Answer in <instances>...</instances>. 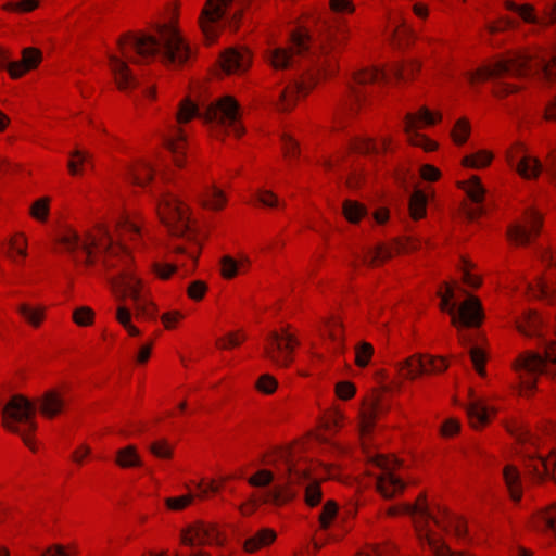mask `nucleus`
<instances>
[{
  "label": "nucleus",
  "mask_w": 556,
  "mask_h": 556,
  "mask_svg": "<svg viewBox=\"0 0 556 556\" xmlns=\"http://www.w3.org/2000/svg\"><path fill=\"white\" fill-rule=\"evenodd\" d=\"M122 58L110 55V67L121 90L138 86L127 62L143 63L154 58L165 64L181 65L188 61L191 50L178 29L169 24L156 26L154 35L126 34L118 40Z\"/></svg>",
  "instance_id": "1"
},
{
  "label": "nucleus",
  "mask_w": 556,
  "mask_h": 556,
  "mask_svg": "<svg viewBox=\"0 0 556 556\" xmlns=\"http://www.w3.org/2000/svg\"><path fill=\"white\" fill-rule=\"evenodd\" d=\"M101 238L97 239L91 235H88L86 240H83L80 236L72 228L64 229L58 237V242L63 245L66 252H68L74 262H80L78 257V250H81L86 257L84 258L85 264L92 263V249L97 248L108 253L105 260V266L108 268L114 267L112 258L119 256L123 262V267L116 274L109 276V281L112 286L118 299L129 296L132 301V306L137 317H143L147 319H154L156 316V308L149 298L141 291L140 281L132 275L129 269V257L126 249L122 244H115L109 231L101 227Z\"/></svg>",
  "instance_id": "2"
},
{
  "label": "nucleus",
  "mask_w": 556,
  "mask_h": 556,
  "mask_svg": "<svg viewBox=\"0 0 556 556\" xmlns=\"http://www.w3.org/2000/svg\"><path fill=\"white\" fill-rule=\"evenodd\" d=\"M346 31L342 22L336 18L331 24L325 25L320 42L317 43L307 29L298 28L291 34L290 46L270 48L266 52V60L275 70L292 68L303 59L316 64L318 72H330L334 64L329 51L333 45L345 38Z\"/></svg>",
  "instance_id": "3"
},
{
  "label": "nucleus",
  "mask_w": 556,
  "mask_h": 556,
  "mask_svg": "<svg viewBox=\"0 0 556 556\" xmlns=\"http://www.w3.org/2000/svg\"><path fill=\"white\" fill-rule=\"evenodd\" d=\"M504 76H533L541 83L552 84L556 81V55L548 59L539 52H517L508 59L500 60L492 65L469 73L468 79L471 84L478 79H493L495 81L494 94L504 97L518 89L516 85L500 81Z\"/></svg>",
  "instance_id": "4"
},
{
  "label": "nucleus",
  "mask_w": 556,
  "mask_h": 556,
  "mask_svg": "<svg viewBox=\"0 0 556 556\" xmlns=\"http://www.w3.org/2000/svg\"><path fill=\"white\" fill-rule=\"evenodd\" d=\"M66 405V400L58 390H49L37 402L26 396L16 394L2 408L3 427L22 437L24 443L31 450L29 432L37 430L35 415L37 408L47 418H53L61 414Z\"/></svg>",
  "instance_id": "5"
},
{
  "label": "nucleus",
  "mask_w": 556,
  "mask_h": 556,
  "mask_svg": "<svg viewBox=\"0 0 556 556\" xmlns=\"http://www.w3.org/2000/svg\"><path fill=\"white\" fill-rule=\"evenodd\" d=\"M520 333L527 337H538L544 344L543 353L527 351L519 355L514 368L519 375L521 384L526 390H533L535 377L539 375H551V364H556V343H548L545 339L544 325L535 312H526L517 321Z\"/></svg>",
  "instance_id": "6"
},
{
  "label": "nucleus",
  "mask_w": 556,
  "mask_h": 556,
  "mask_svg": "<svg viewBox=\"0 0 556 556\" xmlns=\"http://www.w3.org/2000/svg\"><path fill=\"white\" fill-rule=\"evenodd\" d=\"M279 458L287 467L288 482L286 485H275L271 489L265 490L262 493V502L281 505L296 495L292 488L293 484H303L306 503L311 506L317 505L320 502L321 492L318 483L311 478L307 469L298 466L291 450L280 451Z\"/></svg>",
  "instance_id": "7"
},
{
  "label": "nucleus",
  "mask_w": 556,
  "mask_h": 556,
  "mask_svg": "<svg viewBox=\"0 0 556 556\" xmlns=\"http://www.w3.org/2000/svg\"><path fill=\"white\" fill-rule=\"evenodd\" d=\"M240 108L238 102L230 96H225L218 101L211 103L204 110L193 103L190 99L180 102L176 121L185 124L194 117L203 118L205 122L216 123L226 128L229 132L239 137L243 134V127L239 123Z\"/></svg>",
  "instance_id": "8"
},
{
  "label": "nucleus",
  "mask_w": 556,
  "mask_h": 556,
  "mask_svg": "<svg viewBox=\"0 0 556 556\" xmlns=\"http://www.w3.org/2000/svg\"><path fill=\"white\" fill-rule=\"evenodd\" d=\"M455 289L447 285L445 293L439 292L441 296L440 308L451 316L452 325L458 331L463 328L478 327L483 320V309L481 302L476 296H468L463 303L454 302Z\"/></svg>",
  "instance_id": "9"
},
{
  "label": "nucleus",
  "mask_w": 556,
  "mask_h": 556,
  "mask_svg": "<svg viewBox=\"0 0 556 556\" xmlns=\"http://www.w3.org/2000/svg\"><path fill=\"white\" fill-rule=\"evenodd\" d=\"M368 473L376 479V488L384 498H392L405 489L404 481L394 471L401 466L396 457L368 454Z\"/></svg>",
  "instance_id": "10"
},
{
  "label": "nucleus",
  "mask_w": 556,
  "mask_h": 556,
  "mask_svg": "<svg viewBox=\"0 0 556 556\" xmlns=\"http://www.w3.org/2000/svg\"><path fill=\"white\" fill-rule=\"evenodd\" d=\"M418 70L419 63L412 61L407 64H395L391 68L390 74L378 68H363L355 72L353 75V84L350 86L351 110H354V106L361 102L364 93L362 90L363 87L380 80L387 81L390 75L397 80H406L413 77Z\"/></svg>",
  "instance_id": "11"
},
{
  "label": "nucleus",
  "mask_w": 556,
  "mask_h": 556,
  "mask_svg": "<svg viewBox=\"0 0 556 556\" xmlns=\"http://www.w3.org/2000/svg\"><path fill=\"white\" fill-rule=\"evenodd\" d=\"M245 1L207 0L200 17V26L207 41H212L216 36L215 24L237 22Z\"/></svg>",
  "instance_id": "12"
},
{
  "label": "nucleus",
  "mask_w": 556,
  "mask_h": 556,
  "mask_svg": "<svg viewBox=\"0 0 556 556\" xmlns=\"http://www.w3.org/2000/svg\"><path fill=\"white\" fill-rule=\"evenodd\" d=\"M156 210L161 220L177 237L190 238V222L186 206L172 193L160 192L155 195Z\"/></svg>",
  "instance_id": "13"
},
{
  "label": "nucleus",
  "mask_w": 556,
  "mask_h": 556,
  "mask_svg": "<svg viewBox=\"0 0 556 556\" xmlns=\"http://www.w3.org/2000/svg\"><path fill=\"white\" fill-rule=\"evenodd\" d=\"M264 355L279 367H287L291 362L294 346L299 344L296 338L287 330L271 331L266 338Z\"/></svg>",
  "instance_id": "14"
},
{
  "label": "nucleus",
  "mask_w": 556,
  "mask_h": 556,
  "mask_svg": "<svg viewBox=\"0 0 556 556\" xmlns=\"http://www.w3.org/2000/svg\"><path fill=\"white\" fill-rule=\"evenodd\" d=\"M447 368L444 358L415 354L397 365L399 374L406 379H415L422 374H438Z\"/></svg>",
  "instance_id": "15"
},
{
  "label": "nucleus",
  "mask_w": 556,
  "mask_h": 556,
  "mask_svg": "<svg viewBox=\"0 0 556 556\" xmlns=\"http://www.w3.org/2000/svg\"><path fill=\"white\" fill-rule=\"evenodd\" d=\"M440 118V115L430 112L427 108H421L419 112L416 114L408 113L405 117L404 126V130L408 141L412 144L422 147L427 151L434 150L437 143L429 140L427 137L418 134L417 129L422 125H433Z\"/></svg>",
  "instance_id": "16"
},
{
  "label": "nucleus",
  "mask_w": 556,
  "mask_h": 556,
  "mask_svg": "<svg viewBox=\"0 0 556 556\" xmlns=\"http://www.w3.org/2000/svg\"><path fill=\"white\" fill-rule=\"evenodd\" d=\"M216 541L217 534L213 528L203 523L190 526L181 532V544L189 549L186 553L184 552L182 556H208L197 547Z\"/></svg>",
  "instance_id": "17"
},
{
  "label": "nucleus",
  "mask_w": 556,
  "mask_h": 556,
  "mask_svg": "<svg viewBox=\"0 0 556 556\" xmlns=\"http://www.w3.org/2000/svg\"><path fill=\"white\" fill-rule=\"evenodd\" d=\"M541 225V216L531 211L528 213L526 225H514L508 229L509 239L518 244H527L540 232Z\"/></svg>",
  "instance_id": "18"
},
{
  "label": "nucleus",
  "mask_w": 556,
  "mask_h": 556,
  "mask_svg": "<svg viewBox=\"0 0 556 556\" xmlns=\"http://www.w3.org/2000/svg\"><path fill=\"white\" fill-rule=\"evenodd\" d=\"M508 161L523 178H536L542 170L540 161L523 153L521 147L516 149V153L508 154Z\"/></svg>",
  "instance_id": "19"
},
{
  "label": "nucleus",
  "mask_w": 556,
  "mask_h": 556,
  "mask_svg": "<svg viewBox=\"0 0 556 556\" xmlns=\"http://www.w3.org/2000/svg\"><path fill=\"white\" fill-rule=\"evenodd\" d=\"M311 87L304 79L292 80L288 86L278 92L277 99L274 101L275 106L280 112L290 111L296 103L299 96L307 91Z\"/></svg>",
  "instance_id": "20"
},
{
  "label": "nucleus",
  "mask_w": 556,
  "mask_h": 556,
  "mask_svg": "<svg viewBox=\"0 0 556 556\" xmlns=\"http://www.w3.org/2000/svg\"><path fill=\"white\" fill-rule=\"evenodd\" d=\"M251 65V53L244 48H229L222 56V67L228 73H241Z\"/></svg>",
  "instance_id": "21"
},
{
  "label": "nucleus",
  "mask_w": 556,
  "mask_h": 556,
  "mask_svg": "<svg viewBox=\"0 0 556 556\" xmlns=\"http://www.w3.org/2000/svg\"><path fill=\"white\" fill-rule=\"evenodd\" d=\"M41 61V52L36 48H25L21 61H13L10 65L12 78H18L26 72L35 68Z\"/></svg>",
  "instance_id": "22"
},
{
  "label": "nucleus",
  "mask_w": 556,
  "mask_h": 556,
  "mask_svg": "<svg viewBox=\"0 0 556 556\" xmlns=\"http://www.w3.org/2000/svg\"><path fill=\"white\" fill-rule=\"evenodd\" d=\"M529 469L540 479L552 477L556 482V456L551 457H531Z\"/></svg>",
  "instance_id": "23"
},
{
  "label": "nucleus",
  "mask_w": 556,
  "mask_h": 556,
  "mask_svg": "<svg viewBox=\"0 0 556 556\" xmlns=\"http://www.w3.org/2000/svg\"><path fill=\"white\" fill-rule=\"evenodd\" d=\"M466 410L472 427L478 428L488 424L491 408L482 400H472Z\"/></svg>",
  "instance_id": "24"
},
{
  "label": "nucleus",
  "mask_w": 556,
  "mask_h": 556,
  "mask_svg": "<svg viewBox=\"0 0 556 556\" xmlns=\"http://www.w3.org/2000/svg\"><path fill=\"white\" fill-rule=\"evenodd\" d=\"M167 148L173 153L174 162L176 166H182V154L186 144V138L182 130L178 127H174L170 135L165 138Z\"/></svg>",
  "instance_id": "25"
},
{
  "label": "nucleus",
  "mask_w": 556,
  "mask_h": 556,
  "mask_svg": "<svg viewBox=\"0 0 556 556\" xmlns=\"http://www.w3.org/2000/svg\"><path fill=\"white\" fill-rule=\"evenodd\" d=\"M393 254V251L391 248L384 245V244H378L375 248H368L366 249L362 255H358L357 257L362 262V264L367 266H374L378 262H383L388 258H390Z\"/></svg>",
  "instance_id": "26"
},
{
  "label": "nucleus",
  "mask_w": 556,
  "mask_h": 556,
  "mask_svg": "<svg viewBox=\"0 0 556 556\" xmlns=\"http://www.w3.org/2000/svg\"><path fill=\"white\" fill-rule=\"evenodd\" d=\"M199 199L205 207L212 210H220L226 203L224 192L216 186H207L205 190L199 194Z\"/></svg>",
  "instance_id": "27"
},
{
  "label": "nucleus",
  "mask_w": 556,
  "mask_h": 556,
  "mask_svg": "<svg viewBox=\"0 0 556 556\" xmlns=\"http://www.w3.org/2000/svg\"><path fill=\"white\" fill-rule=\"evenodd\" d=\"M276 539V532L271 529L264 528L249 538L244 542V548L249 553H253L263 546H266L274 542Z\"/></svg>",
  "instance_id": "28"
},
{
  "label": "nucleus",
  "mask_w": 556,
  "mask_h": 556,
  "mask_svg": "<svg viewBox=\"0 0 556 556\" xmlns=\"http://www.w3.org/2000/svg\"><path fill=\"white\" fill-rule=\"evenodd\" d=\"M503 476L511 500L518 502L521 498V485L517 468L507 465L503 470Z\"/></svg>",
  "instance_id": "29"
},
{
  "label": "nucleus",
  "mask_w": 556,
  "mask_h": 556,
  "mask_svg": "<svg viewBox=\"0 0 556 556\" xmlns=\"http://www.w3.org/2000/svg\"><path fill=\"white\" fill-rule=\"evenodd\" d=\"M391 34L399 45L414 36L413 29L399 14L391 17Z\"/></svg>",
  "instance_id": "30"
},
{
  "label": "nucleus",
  "mask_w": 556,
  "mask_h": 556,
  "mask_svg": "<svg viewBox=\"0 0 556 556\" xmlns=\"http://www.w3.org/2000/svg\"><path fill=\"white\" fill-rule=\"evenodd\" d=\"M467 197L476 204H480L485 195V189L477 176H471L462 184Z\"/></svg>",
  "instance_id": "31"
},
{
  "label": "nucleus",
  "mask_w": 556,
  "mask_h": 556,
  "mask_svg": "<svg viewBox=\"0 0 556 556\" xmlns=\"http://www.w3.org/2000/svg\"><path fill=\"white\" fill-rule=\"evenodd\" d=\"M460 337V341L463 342V344H468L469 345V355H470V359H471V363L475 367V369L477 370V372L481 376H483L485 374L484 371V362H485V354L484 352L477 345H473L471 343V339L466 337L465 334L460 333L459 334Z\"/></svg>",
  "instance_id": "32"
},
{
  "label": "nucleus",
  "mask_w": 556,
  "mask_h": 556,
  "mask_svg": "<svg viewBox=\"0 0 556 556\" xmlns=\"http://www.w3.org/2000/svg\"><path fill=\"white\" fill-rule=\"evenodd\" d=\"M153 168L148 163H140L129 167L128 176L134 184L144 186L153 176Z\"/></svg>",
  "instance_id": "33"
},
{
  "label": "nucleus",
  "mask_w": 556,
  "mask_h": 556,
  "mask_svg": "<svg viewBox=\"0 0 556 556\" xmlns=\"http://www.w3.org/2000/svg\"><path fill=\"white\" fill-rule=\"evenodd\" d=\"M116 463L122 468L140 466L141 460L134 445H128L117 451Z\"/></svg>",
  "instance_id": "34"
},
{
  "label": "nucleus",
  "mask_w": 556,
  "mask_h": 556,
  "mask_svg": "<svg viewBox=\"0 0 556 556\" xmlns=\"http://www.w3.org/2000/svg\"><path fill=\"white\" fill-rule=\"evenodd\" d=\"M388 141L382 139L380 142H376L370 138L358 139L354 143V149L364 154H378L387 149Z\"/></svg>",
  "instance_id": "35"
},
{
  "label": "nucleus",
  "mask_w": 556,
  "mask_h": 556,
  "mask_svg": "<svg viewBox=\"0 0 556 556\" xmlns=\"http://www.w3.org/2000/svg\"><path fill=\"white\" fill-rule=\"evenodd\" d=\"M343 214L350 223H357L367 214V210L356 201L345 200L343 203Z\"/></svg>",
  "instance_id": "36"
},
{
  "label": "nucleus",
  "mask_w": 556,
  "mask_h": 556,
  "mask_svg": "<svg viewBox=\"0 0 556 556\" xmlns=\"http://www.w3.org/2000/svg\"><path fill=\"white\" fill-rule=\"evenodd\" d=\"M427 198L421 191H415L409 198V213L414 219L421 218L426 213Z\"/></svg>",
  "instance_id": "37"
},
{
  "label": "nucleus",
  "mask_w": 556,
  "mask_h": 556,
  "mask_svg": "<svg viewBox=\"0 0 556 556\" xmlns=\"http://www.w3.org/2000/svg\"><path fill=\"white\" fill-rule=\"evenodd\" d=\"M50 212V199L48 197L36 200L30 208L29 214L38 222H46Z\"/></svg>",
  "instance_id": "38"
},
{
  "label": "nucleus",
  "mask_w": 556,
  "mask_h": 556,
  "mask_svg": "<svg viewBox=\"0 0 556 556\" xmlns=\"http://www.w3.org/2000/svg\"><path fill=\"white\" fill-rule=\"evenodd\" d=\"M71 159L67 163L70 173L75 176L80 173V167L90 164V156L88 153L80 150H74L71 152Z\"/></svg>",
  "instance_id": "39"
},
{
  "label": "nucleus",
  "mask_w": 556,
  "mask_h": 556,
  "mask_svg": "<svg viewBox=\"0 0 556 556\" xmlns=\"http://www.w3.org/2000/svg\"><path fill=\"white\" fill-rule=\"evenodd\" d=\"M132 313L130 308L119 305L116 311V319L130 336H139L140 330L131 324Z\"/></svg>",
  "instance_id": "40"
},
{
  "label": "nucleus",
  "mask_w": 556,
  "mask_h": 556,
  "mask_svg": "<svg viewBox=\"0 0 556 556\" xmlns=\"http://www.w3.org/2000/svg\"><path fill=\"white\" fill-rule=\"evenodd\" d=\"M506 8L510 11L517 12L520 17L527 23L538 24L539 18L534 14V9L530 4L518 5L511 1L506 2Z\"/></svg>",
  "instance_id": "41"
},
{
  "label": "nucleus",
  "mask_w": 556,
  "mask_h": 556,
  "mask_svg": "<svg viewBox=\"0 0 556 556\" xmlns=\"http://www.w3.org/2000/svg\"><path fill=\"white\" fill-rule=\"evenodd\" d=\"M492 155L486 151H479L475 154L465 156L463 163L467 167L482 168L490 164Z\"/></svg>",
  "instance_id": "42"
},
{
  "label": "nucleus",
  "mask_w": 556,
  "mask_h": 556,
  "mask_svg": "<svg viewBox=\"0 0 556 556\" xmlns=\"http://www.w3.org/2000/svg\"><path fill=\"white\" fill-rule=\"evenodd\" d=\"M374 354V346L368 342H361L355 348V363L358 367H366Z\"/></svg>",
  "instance_id": "43"
},
{
  "label": "nucleus",
  "mask_w": 556,
  "mask_h": 556,
  "mask_svg": "<svg viewBox=\"0 0 556 556\" xmlns=\"http://www.w3.org/2000/svg\"><path fill=\"white\" fill-rule=\"evenodd\" d=\"M382 405L378 397L374 399L367 408L363 412V424L366 429H369L377 416L382 412Z\"/></svg>",
  "instance_id": "44"
},
{
  "label": "nucleus",
  "mask_w": 556,
  "mask_h": 556,
  "mask_svg": "<svg viewBox=\"0 0 556 556\" xmlns=\"http://www.w3.org/2000/svg\"><path fill=\"white\" fill-rule=\"evenodd\" d=\"M17 311L34 327H38L43 318L42 309L31 308L27 304H21Z\"/></svg>",
  "instance_id": "45"
},
{
  "label": "nucleus",
  "mask_w": 556,
  "mask_h": 556,
  "mask_svg": "<svg viewBox=\"0 0 556 556\" xmlns=\"http://www.w3.org/2000/svg\"><path fill=\"white\" fill-rule=\"evenodd\" d=\"M470 132V126L467 119L462 118L458 119L452 130V137L457 144H463L466 142Z\"/></svg>",
  "instance_id": "46"
},
{
  "label": "nucleus",
  "mask_w": 556,
  "mask_h": 556,
  "mask_svg": "<svg viewBox=\"0 0 556 556\" xmlns=\"http://www.w3.org/2000/svg\"><path fill=\"white\" fill-rule=\"evenodd\" d=\"M273 481V472L266 469L258 470L255 475L248 479L249 484L256 488H266L270 485Z\"/></svg>",
  "instance_id": "47"
},
{
  "label": "nucleus",
  "mask_w": 556,
  "mask_h": 556,
  "mask_svg": "<svg viewBox=\"0 0 556 556\" xmlns=\"http://www.w3.org/2000/svg\"><path fill=\"white\" fill-rule=\"evenodd\" d=\"M540 522L544 529L556 533V504L549 506L542 513Z\"/></svg>",
  "instance_id": "48"
},
{
  "label": "nucleus",
  "mask_w": 556,
  "mask_h": 556,
  "mask_svg": "<svg viewBox=\"0 0 556 556\" xmlns=\"http://www.w3.org/2000/svg\"><path fill=\"white\" fill-rule=\"evenodd\" d=\"M337 509H338L337 504L332 501H329L324 505L323 510L319 516V522H320L321 529L326 530L329 527L331 519L337 514Z\"/></svg>",
  "instance_id": "49"
},
{
  "label": "nucleus",
  "mask_w": 556,
  "mask_h": 556,
  "mask_svg": "<svg viewBox=\"0 0 556 556\" xmlns=\"http://www.w3.org/2000/svg\"><path fill=\"white\" fill-rule=\"evenodd\" d=\"M149 451L159 458H170L172 447L166 440H160L149 445Z\"/></svg>",
  "instance_id": "50"
},
{
  "label": "nucleus",
  "mask_w": 556,
  "mask_h": 556,
  "mask_svg": "<svg viewBox=\"0 0 556 556\" xmlns=\"http://www.w3.org/2000/svg\"><path fill=\"white\" fill-rule=\"evenodd\" d=\"M38 0H22L20 2H8L3 5L7 11L30 12L38 7Z\"/></svg>",
  "instance_id": "51"
},
{
  "label": "nucleus",
  "mask_w": 556,
  "mask_h": 556,
  "mask_svg": "<svg viewBox=\"0 0 556 556\" xmlns=\"http://www.w3.org/2000/svg\"><path fill=\"white\" fill-rule=\"evenodd\" d=\"M73 318L78 326H89L93 320V312L91 308L83 306L74 311Z\"/></svg>",
  "instance_id": "52"
},
{
  "label": "nucleus",
  "mask_w": 556,
  "mask_h": 556,
  "mask_svg": "<svg viewBox=\"0 0 556 556\" xmlns=\"http://www.w3.org/2000/svg\"><path fill=\"white\" fill-rule=\"evenodd\" d=\"M220 265H222V275L225 278L230 279L237 275L239 263L231 256H229V255L224 256L220 261Z\"/></svg>",
  "instance_id": "53"
},
{
  "label": "nucleus",
  "mask_w": 556,
  "mask_h": 556,
  "mask_svg": "<svg viewBox=\"0 0 556 556\" xmlns=\"http://www.w3.org/2000/svg\"><path fill=\"white\" fill-rule=\"evenodd\" d=\"M329 327V338L336 344V349L338 351L343 350V336H342V326L338 321H333L328 325Z\"/></svg>",
  "instance_id": "54"
},
{
  "label": "nucleus",
  "mask_w": 556,
  "mask_h": 556,
  "mask_svg": "<svg viewBox=\"0 0 556 556\" xmlns=\"http://www.w3.org/2000/svg\"><path fill=\"white\" fill-rule=\"evenodd\" d=\"M118 231H119V236H122V233L125 232L131 237H136V236H140L141 230H140L139 225L136 222L131 220L128 217H125L118 223Z\"/></svg>",
  "instance_id": "55"
},
{
  "label": "nucleus",
  "mask_w": 556,
  "mask_h": 556,
  "mask_svg": "<svg viewBox=\"0 0 556 556\" xmlns=\"http://www.w3.org/2000/svg\"><path fill=\"white\" fill-rule=\"evenodd\" d=\"M394 548L389 543L383 545H374L367 552H362L358 556H393Z\"/></svg>",
  "instance_id": "56"
},
{
  "label": "nucleus",
  "mask_w": 556,
  "mask_h": 556,
  "mask_svg": "<svg viewBox=\"0 0 556 556\" xmlns=\"http://www.w3.org/2000/svg\"><path fill=\"white\" fill-rule=\"evenodd\" d=\"M256 387L261 392L271 394L277 388V381L270 375H263L260 377Z\"/></svg>",
  "instance_id": "57"
},
{
  "label": "nucleus",
  "mask_w": 556,
  "mask_h": 556,
  "mask_svg": "<svg viewBox=\"0 0 556 556\" xmlns=\"http://www.w3.org/2000/svg\"><path fill=\"white\" fill-rule=\"evenodd\" d=\"M178 265L185 266V264H180L178 261L174 263H156L154 265V269L156 275L162 279H167L172 276V274L176 270Z\"/></svg>",
  "instance_id": "58"
},
{
  "label": "nucleus",
  "mask_w": 556,
  "mask_h": 556,
  "mask_svg": "<svg viewBox=\"0 0 556 556\" xmlns=\"http://www.w3.org/2000/svg\"><path fill=\"white\" fill-rule=\"evenodd\" d=\"M192 500H193V496L188 494V495L178 496V497H168V498H166L165 503L169 509L180 510V509L185 508L187 505H189L192 502Z\"/></svg>",
  "instance_id": "59"
},
{
  "label": "nucleus",
  "mask_w": 556,
  "mask_h": 556,
  "mask_svg": "<svg viewBox=\"0 0 556 556\" xmlns=\"http://www.w3.org/2000/svg\"><path fill=\"white\" fill-rule=\"evenodd\" d=\"M207 290L206 285L201 280L192 281L188 287V295L195 301L203 299Z\"/></svg>",
  "instance_id": "60"
},
{
  "label": "nucleus",
  "mask_w": 556,
  "mask_h": 556,
  "mask_svg": "<svg viewBox=\"0 0 556 556\" xmlns=\"http://www.w3.org/2000/svg\"><path fill=\"white\" fill-rule=\"evenodd\" d=\"M329 3L332 13L336 15L351 13L354 10L350 0H330Z\"/></svg>",
  "instance_id": "61"
},
{
  "label": "nucleus",
  "mask_w": 556,
  "mask_h": 556,
  "mask_svg": "<svg viewBox=\"0 0 556 556\" xmlns=\"http://www.w3.org/2000/svg\"><path fill=\"white\" fill-rule=\"evenodd\" d=\"M355 393V387L348 381H342L337 384V394L342 400L351 399Z\"/></svg>",
  "instance_id": "62"
},
{
  "label": "nucleus",
  "mask_w": 556,
  "mask_h": 556,
  "mask_svg": "<svg viewBox=\"0 0 556 556\" xmlns=\"http://www.w3.org/2000/svg\"><path fill=\"white\" fill-rule=\"evenodd\" d=\"M257 200L265 206L274 207L278 205V199L277 197L271 192L267 190H260L257 193Z\"/></svg>",
  "instance_id": "63"
},
{
  "label": "nucleus",
  "mask_w": 556,
  "mask_h": 556,
  "mask_svg": "<svg viewBox=\"0 0 556 556\" xmlns=\"http://www.w3.org/2000/svg\"><path fill=\"white\" fill-rule=\"evenodd\" d=\"M282 144H283L285 155L287 157H292L298 154V150H299L298 143L292 137H290L288 135H283Z\"/></svg>",
  "instance_id": "64"
}]
</instances>
